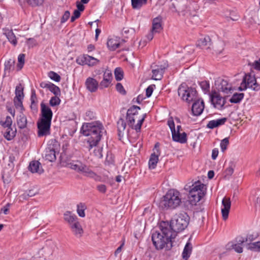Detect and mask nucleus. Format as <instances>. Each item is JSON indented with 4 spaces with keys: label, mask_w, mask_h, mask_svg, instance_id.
Listing matches in <instances>:
<instances>
[{
    "label": "nucleus",
    "mask_w": 260,
    "mask_h": 260,
    "mask_svg": "<svg viewBox=\"0 0 260 260\" xmlns=\"http://www.w3.org/2000/svg\"><path fill=\"white\" fill-rule=\"evenodd\" d=\"M160 232L155 231L151 236L153 245L157 250L162 249L166 247L167 250H170L173 246L172 240L176 237L175 233H171L169 226V222L161 221L159 224Z\"/></svg>",
    "instance_id": "f257e3e1"
},
{
    "label": "nucleus",
    "mask_w": 260,
    "mask_h": 260,
    "mask_svg": "<svg viewBox=\"0 0 260 260\" xmlns=\"http://www.w3.org/2000/svg\"><path fill=\"white\" fill-rule=\"evenodd\" d=\"M104 126L99 121L83 123L80 131L83 135L90 136L87 141L89 150L93 147L96 146L100 142Z\"/></svg>",
    "instance_id": "f03ea898"
},
{
    "label": "nucleus",
    "mask_w": 260,
    "mask_h": 260,
    "mask_svg": "<svg viewBox=\"0 0 260 260\" xmlns=\"http://www.w3.org/2000/svg\"><path fill=\"white\" fill-rule=\"evenodd\" d=\"M53 116L51 108L42 102L41 104V114L37 122L39 137L47 136L50 134V126Z\"/></svg>",
    "instance_id": "7ed1b4c3"
},
{
    "label": "nucleus",
    "mask_w": 260,
    "mask_h": 260,
    "mask_svg": "<svg viewBox=\"0 0 260 260\" xmlns=\"http://www.w3.org/2000/svg\"><path fill=\"white\" fill-rule=\"evenodd\" d=\"M190 217L184 212L176 213L172 218L168 228L171 231V233H175L176 235L178 233L184 231L188 226Z\"/></svg>",
    "instance_id": "20e7f679"
},
{
    "label": "nucleus",
    "mask_w": 260,
    "mask_h": 260,
    "mask_svg": "<svg viewBox=\"0 0 260 260\" xmlns=\"http://www.w3.org/2000/svg\"><path fill=\"white\" fill-rule=\"evenodd\" d=\"M180 203L179 192L172 189L169 190L161 199L159 203V207L163 210L174 209L177 207Z\"/></svg>",
    "instance_id": "39448f33"
},
{
    "label": "nucleus",
    "mask_w": 260,
    "mask_h": 260,
    "mask_svg": "<svg viewBox=\"0 0 260 260\" xmlns=\"http://www.w3.org/2000/svg\"><path fill=\"white\" fill-rule=\"evenodd\" d=\"M140 109L141 108L140 107L133 105L127 110L126 113V120L127 121L128 126L132 128L135 129L137 133L140 132L142 125L146 117V114H144L142 117L138 120L137 124L136 125L134 124V116L138 115V110Z\"/></svg>",
    "instance_id": "423d86ee"
},
{
    "label": "nucleus",
    "mask_w": 260,
    "mask_h": 260,
    "mask_svg": "<svg viewBox=\"0 0 260 260\" xmlns=\"http://www.w3.org/2000/svg\"><path fill=\"white\" fill-rule=\"evenodd\" d=\"M178 95L183 101L190 103L197 99V91L194 88L188 87L185 83H182L178 89Z\"/></svg>",
    "instance_id": "0eeeda50"
},
{
    "label": "nucleus",
    "mask_w": 260,
    "mask_h": 260,
    "mask_svg": "<svg viewBox=\"0 0 260 260\" xmlns=\"http://www.w3.org/2000/svg\"><path fill=\"white\" fill-rule=\"evenodd\" d=\"M167 124L171 129L172 140L174 141L181 144H184L187 142V136L186 133L184 132L181 133L176 131L175 123L172 117L168 119Z\"/></svg>",
    "instance_id": "6e6552de"
},
{
    "label": "nucleus",
    "mask_w": 260,
    "mask_h": 260,
    "mask_svg": "<svg viewBox=\"0 0 260 260\" xmlns=\"http://www.w3.org/2000/svg\"><path fill=\"white\" fill-rule=\"evenodd\" d=\"M59 147V144L56 141H52L51 143L48 144L47 147L45 149V159L50 162L54 161L56 159V153L58 151Z\"/></svg>",
    "instance_id": "1a4fd4ad"
},
{
    "label": "nucleus",
    "mask_w": 260,
    "mask_h": 260,
    "mask_svg": "<svg viewBox=\"0 0 260 260\" xmlns=\"http://www.w3.org/2000/svg\"><path fill=\"white\" fill-rule=\"evenodd\" d=\"M210 100L215 108L222 109L226 103L225 97L222 98L216 90H212L209 93Z\"/></svg>",
    "instance_id": "9d476101"
},
{
    "label": "nucleus",
    "mask_w": 260,
    "mask_h": 260,
    "mask_svg": "<svg viewBox=\"0 0 260 260\" xmlns=\"http://www.w3.org/2000/svg\"><path fill=\"white\" fill-rule=\"evenodd\" d=\"M24 87L22 84L19 83L16 86L15 91V96L14 98V104L15 107L23 110L24 107L22 104V100L24 97Z\"/></svg>",
    "instance_id": "9b49d317"
},
{
    "label": "nucleus",
    "mask_w": 260,
    "mask_h": 260,
    "mask_svg": "<svg viewBox=\"0 0 260 260\" xmlns=\"http://www.w3.org/2000/svg\"><path fill=\"white\" fill-rule=\"evenodd\" d=\"M100 60L88 54H83L78 56L76 58V62L81 66L87 65L92 67L97 65Z\"/></svg>",
    "instance_id": "f8f14e48"
},
{
    "label": "nucleus",
    "mask_w": 260,
    "mask_h": 260,
    "mask_svg": "<svg viewBox=\"0 0 260 260\" xmlns=\"http://www.w3.org/2000/svg\"><path fill=\"white\" fill-rule=\"evenodd\" d=\"M168 67V64L157 65L153 64L151 66L152 73V79L155 80H160L163 77L165 70Z\"/></svg>",
    "instance_id": "ddd939ff"
},
{
    "label": "nucleus",
    "mask_w": 260,
    "mask_h": 260,
    "mask_svg": "<svg viewBox=\"0 0 260 260\" xmlns=\"http://www.w3.org/2000/svg\"><path fill=\"white\" fill-rule=\"evenodd\" d=\"M189 190L188 194L205 195L204 190V184L201 183V182L198 181L192 184Z\"/></svg>",
    "instance_id": "4468645a"
},
{
    "label": "nucleus",
    "mask_w": 260,
    "mask_h": 260,
    "mask_svg": "<svg viewBox=\"0 0 260 260\" xmlns=\"http://www.w3.org/2000/svg\"><path fill=\"white\" fill-rule=\"evenodd\" d=\"M192 106V113L193 115H201L204 109V103L203 100L196 99Z\"/></svg>",
    "instance_id": "2eb2a0df"
},
{
    "label": "nucleus",
    "mask_w": 260,
    "mask_h": 260,
    "mask_svg": "<svg viewBox=\"0 0 260 260\" xmlns=\"http://www.w3.org/2000/svg\"><path fill=\"white\" fill-rule=\"evenodd\" d=\"M222 205L223 206V208L221 209L222 218L224 220H226L228 218L231 206L230 199L224 197L222 201Z\"/></svg>",
    "instance_id": "dca6fc26"
},
{
    "label": "nucleus",
    "mask_w": 260,
    "mask_h": 260,
    "mask_svg": "<svg viewBox=\"0 0 260 260\" xmlns=\"http://www.w3.org/2000/svg\"><path fill=\"white\" fill-rule=\"evenodd\" d=\"M112 79V73L109 71H106L103 75V80L100 83V88L103 89L108 87L111 84Z\"/></svg>",
    "instance_id": "f3484780"
},
{
    "label": "nucleus",
    "mask_w": 260,
    "mask_h": 260,
    "mask_svg": "<svg viewBox=\"0 0 260 260\" xmlns=\"http://www.w3.org/2000/svg\"><path fill=\"white\" fill-rule=\"evenodd\" d=\"M246 78L245 84L248 87L252 88L254 90H258L260 88L259 85L257 83L254 77L250 74H246L243 78Z\"/></svg>",
    "instance_id": "a211bd4d"
},
{
    "label": "nucleus",
    "mask_w": 260,
    "mask_h": 260,
    "mask_svg": "<svg viewBox=\"0 0 260 260\" xmlns=\"http://www.w3.org/2000/svg\"><path fill=\"white\" fill-rule=\"evenodd\" d=\"M218 89L225 94L232 93L234 90L232 85L224 79H222L218 84Z\"/></svg>",
    "instance_id": "6ab92c4d"
},
{
    "label": "nucleus",
    "mask_w": 260,
    "mask_h": 260,
    "mask_svg": "<svg viewBox=\"0 0 260 260\" xmlns=\"http://www.w3.org/2000/svg\"><path fill=\"white\" fill-rule=\"evenodd\" d=\"M187 0H176V2L172 4L175 11L179 12H184L187 8Z\"/></svg>",
    "instance_id": "aec40b11"
},
{
    "label": "nucleus",
    "mask_w": 260,
    "mask_h": 260,
    "mask_svg": "<svg viewBox=\"0 0 260 260\" xmlns=\"http://www.w3.org/2000/svg\"><path fill=\"white\" fill-rule=\"evenodd\" d=\"M85 85L89 91L93 92L98 89L99 83L95 79L89 77L86 80Z\"/></svg>",
    "instance_id": "412c9836"
},
{
    "label": "nucleus",
    "mask_w": 260,
    "mask_h": 260,
    "mask_svg": "<svg viewBox=\"0 0 260 260\" xmlns=\"http://www.w3.org/2000/svg\"><path fill=\"white\" fill-rule=\"evenodd\" d=\"M72 232L77 238H80L83 233V230L79 221L75 222L70 226Z\"/></svg>",
    "instance_id": "4be33fe9"
},
{
    "label": "nucleus",
    "mask_w": 260,
    "mask_h": 260,
    "mask_svg": "<svg viewBox=\"0 0 260 260\" xmlns=\"http://www.w3.org/2000/svg\"><path fill=\"white\" fill-rule=\"evenodd\" d=\"M28 169L32 173L42 174L44 172L41 164L38 160L31 161L29 164Z\"/></svg>",
    "instance_id": "5701e85b"
},
{
    "label": "nucleus",
    "mask_w": 260,
    "mask_h": 260,
    "mask_svg": "<svg viewBox=\"0 0 260 260\" xmlns=\"http://www.w3.org/2000/svg\"><path fill=\"white\" fill-rule=\"evenodd\" d=\"M162 18L160 16L153 19L151 30L155 32H159L162 29Z\"/></svg>",
    "instance_id": "b1692460"
},
{
    "label": "nucleus",
    "mask_w": 260,
    "mask_h": 260,
    "mask_svg": "<svg viewBox=\"0 0 260 260\" xmlns=\"http://www.w3.org/2000/svg\"><path fill=\"white\" fill-rule=\"evenodd\" d=\"M227 118L225 117L217 120H211L209 121L207 125V127L210 129H213L215 127L224 124Z\"/></svg>",
    "instance_id": "393cba45"
},
{
    "label": "nucleus",
    "mask_w": 260,
    "mask_h": 260,
    "mask_svg": "<svg viewBox=\"0 0 260 260\" xmlns=\"http://www.w3.org/2000/svg\"><path fill=\"white\" fill-rule=\"evenodd\" d=\"M68 165L71 169L74 170L79 173H82L86 166L85 165L78 160L71 162Z\"/></svg>",
    "instance_id": "a878e982"
},
{
    "label": "nucleus",
    "mask_w": 260,
    "mask_h": 260,
    "mask_svg": "<svg viewBox=\"0 0 260 260\" xmlns=\"http://www.w3.org/2000/svg\"><path fill=\"white\" fill-rule=\"evenodd\" d=\"M197 45L202 48L207 46V49H210L211 47L212 46L211 39L209 36H206L204 38L200 39L198 41Z\"/></svg>",
    "instance_id": "bb28decb"
},
{
    "label": "nucleus",
    "mask_w": 260,
    "mask_h": 260,
    "mask_svg": "<svg viewBox=\"0 0 260 260\" xmlns=\"http://www.w3.org/2000/svg\"><path fill=\"white\" fill-rule=\"evenodd\" d=\"M2 133L4 134V137L8 141H11L15 137L16 134V128L11 127L2 131Z\"/></svg>",
    "instance_id": "cd10ccee"
},
{
    "label": "nucleus",
    "mask_w": 260,
    "mask_h": 260,
    "mask_svg": "<svg viewBox=\"0 0 260 260\" xmlns=\"http://www.w3.org/2000/svg\"><path fill=\"white\" fill-rule=\"evenodd\" d=\"M192 249V246L191 244V243L188 241L184 248L183 251V252L182 253V258L184 260H187L188 258L190 257V255L191 253Z\"/></svg>",
    "instance_id": "c85d7f7f"
},
{
    "label": "nucleus",
    "mask_w": 260,
    "mask_h": 260,
    "mask_svg": "<svg viewBox=\"0 0 260 260\" xmlns=\"http://www.w3.org/2000/svg\"><path fill=\"white\" fill-rule=\"evenodd\" d=\"M27 123L26 117L23 113H21L17 118V124L18 127L20 129L25 128L27 125Z\"/></svg>",
    "instance_id": "c756f323"
},
{
    "label": "nucleus",
    "mask_w": 260,
    "mask_h": 260,
    "mask_svg": "<svg viewBox=\"0 0 260 260\" xmlns=\"http://www.w3.org/2000/svg\"><path fill=\"white\" fill-rule=\"evenodd\" d=\"M64 219L69 224L70 226L75 222L77 221L78 218L76 215L72 214L70 211H66L64 213Z\"/></svg>",
    "instance_id": "7c9ffc66"
},
{
    "label": "nucleus",
    "mask_w": 260,
    "mask_h": 260,
    "mask_svg": "<svg viewBox=\"0 0 260 260\" xmlns=\"http://www.w3.org/2000/svg\"><path fill=\"white\" fill-rule=\"evenodd\" d=\"M15 60L13 59L10 58L9 60L5 61L4 66V75L5 76L7 73H9L11 71L14 69Z\"/></svg>",
    "instance_id": "2f4dec72"
},
{
    "label": "nucleus",
    "mask_w": 260,
    "mask_h": 260,
    "mask_svg": "<svg viewBox=\"0 0 260 260\" xmlns=\"http://www.w3.org/2000/svg\"><path fill=\"white\" fill-rule=\"evenodd\" d=\"M118 136L119 137L123 136L122 133L124 131L126 127V122L124 119L120 118L117 122Z\"/></svg>",
    "instance_id": "473e14b6"
},
{
    "label": "nucleus",
    "mask_w": 260,
    "mask_h": 260,
    "mask_svg": "<svg viewBox=\"0 0 260 260\" xmlns=\"http://www.w3.org/2000/svg\"><path fill=\"white\" fill-rule=\"evenodd\" d=\"M107 47L111 51H114L120 46V43L115 39H108L107 43Z\"/></svg>",
    "instance_id": "72a5a7b5"
},
{
    "label": "nucleus",
    "mask_w": 260,
    "mask_h": 260,
    "mask_svg": "<svg viewBox=\"0 0 260 260\" xmlns=\"http://www.w3.org/2000/svg\"><path fill=\"white\" fill-rule=\"evenodd\" d=\"M205 195L188 194V201L191 205H196Z\"/></svg>",
    "instance_id": "f704fd0d"
},
{
    "label": "nucleus",
    "mask_w": 260,
    "mask_h": 260,
    "mask_svg": "<svg viewBox=\"0 0 260 260\" xmlns=\"http://www.w3.org/2000/svg\"><path fill=\"white\" fill-rule=\"evenodd\" d=\"M244 94L243 93H235L233 94L229 101L231 103H239L244 98Z\"/></svg>",
    "instance_id": "c9c22d12"
},
{
    "label": "nucleus",
    "mask_w": 260,
    "mask_h": 260,
    "mask_svg": "<svg viewBox=\"0 0 260 260\" xmlns=\"http://www.w3.org/2000/svg\"><path fill=\"white\" fill-rule=\"evenodd\" d=\"M132 6L134 9H140L143 5L147 3V0H131Z\"/></svg>",
    "instance_id": "e433bc0d"
},
{
    "label": "nucleus",
    "mask_w": 260,
    "mask_h": 260,
    "mask_svg": "<svg viewBox=\"0 0 260 260\" xmlns=\"http://www.w3.org/2000/svg\"><path fill=\"white\" fill-rule=\"evenodd\" d=\"M158 156L155 153H152L149 160V167L150 169H154L156 168L158 162Z\"/></svg>",
    "instance_id": "4c0bfd02"
},
{
    "label": "nucleus",
    "mask_w": 260,
    "mask_h": 260,
    "mask_svg": "<svg viewBox=\"0 0 260 260\" xmlns=\"http://www.w3.org/2000/svg\"><path fill=\"white\" fill-rule=\"evenodd\" d=\"M0 124L4 129L3 131L7 128H11L12 124V120L11 117L9 116H7L4 121L2 120H1Z\"/></svg>",
    "instance_id": "58836bf2"
},
{
    "label": "nucleus",
    "mask_w": 260,
    "mask_h": 260,
    "mask_svg": "<svg viewBox=\"0 0 260 260\" xmlns=\"http://www.w3.org/2000/svg\"><path fill=\"white\" fill-rule=\"evenodd\" d=\"M5 34L9 41L14 46H16L17 44V41L12 30H8Z\"/></svg>",
    "instance_id": "ea45409f"
},
{
    "label": "nucleus",
    "mask_w": 260,
    "mask_h": 260,
    "mask_svg": "<svg viewBox=\"0 0 260 260\" xmlns=\"http://www.w3.org/2000/svg\"><path fill=\"white\" fill-rule=\"evenodd\" d=\"M246 248L253 251L260 252V241L247 243Z\"/></svg>",
    "instance_id": "a19ab883"
},
{
    "label": "nucleus",
    "mask_w": 260,
    "mask_h": 260,
    "mask_svg": "<svg viewBox=\"0 0 260 260\" xmlns=\"http://www.w3.org/2000/svg\"><path fill=\"white\" fill-rule=\"evenodd\" d=\"M48 89L56 96H60L61 95L60 88L53 83H50Z\"/></svg>",
    "instance_id": "79ce46f5"
},
{
    "label": "nucleus",
    "mask_w": 260,
    "mask_h": 260,
    "mask_svg": "<svg viewBox=\"0 0 260 260\" xmlns=\"http://www.w3.org/2000/svg\"><path fill=\"white\" fill-rule=\"evenodd\" d=\"M114 74L116 81H120L123 78V72L120 68H116L115 69Z\"/></svg>",
    "instance_id": "37998d69"
},
{
    "label": "nucleus",
    "mask_w": 260,
    "mask_h": 260,
    "mask_svg": "<svg viewBox=\"0 0 260 260\" xmlns=\"http://www.w3.org/2000/svg\"><path fill=\"white\" fill-rule=\"evenodd\" d=\"M29 6L32 7L41 6L44 3V0H25Z\"/></svg>",
    "instance_id": "c03bdc74"
},
{
    "label": "nucleus",
    "mask_w": 260,
    "mask_h": 260,
    "mask_svg": "<svg viewBox=\"0 0 260 260\" xmlns=\"http://www.w3.org/2000/svg\"><path fill=\"white\" fill-rule=\"evenodd\" d=\"M86 207L84 204L80 203L77 205V213L79 216L81 217H84L85 216L84 210L86 209Z\"/></svg>",
    "instance_id": "a18cd8bd"
},
{
    "label": "nucleus",
    "mask_w": 260,
    "mask_h": 260,
    "mask_svg": "<svg viewBox=\"0 0 260 260\" xmlns=\"http://www.w3.org/2000/svg\"><path fill=\"white\" fill-rule=\"evenodd\" d=\"M228 245H229L231 248L234 249L237 253H241L243 252V247L240 245L232 242L229 243Z\"/></svg>",
    "instance_id": "49530a36"
},
{
    "label": "nucleus",
    "mask_w": 260,
    "mask_h": 260,
    "mask_svg": "<svg viewBox=\"0 0 260 260\" xmlns=\"http://www.w3.org/2000/svg\"><path fill=\"white\" fill-rule=\"evenodd\" d=\"M59 96L55 95L51 98L49 101V104L51 106L54 107L60 104L61 100L59 98Z\"/></svg>",
    "instance_id": "de8ad7c7"
},
{
    "label": "nucleus",
    "mask_w": 260,
    "mask_h": 260,
    "mask_svg": "<svg viewBox=\"0 0 260 260\" xmlns=\"http://www.w3.org/2000/svg\"><path fill=\"white\" fill-rule=\"evenodd\" d=\"M49 77L52 80L56 82H59L60 81V76L56 73L53 71H50L48 74Z\"/></svg>",
    "instance_id": "09e8293b"
},
{
    "label": "nucleus",
    "mask_w": 260,
    "mask_h": 260,
    "mask_svg": "<svg viewBox=\"0 0 260 260\" xmlns=\"http://www.w3.org/2000/svg\"><path fill=\"white\" fill-rule=\"evenodd\" d=\"M199 84L205 93H207L209 91L210 84L209 81H203L200 82Z\"/></svg>",
    "instance_id": "8fccbe9b"
},
{
    "label": "nucleus",
    "mask_w": 260,
    "mask_h": 260,
    "mask_svg": "<svg viewBox=\"0 0 260 260\" xmlns=\"http://www.w3.org/2000/svg\"><path fill=\"white\" fill-rule=\"evenodd\" d=\"M82 173H84L85 176L89 177L91 178H93L94 176H95V174L94 172L89 169V168L86 165L84 168V171H83Z\"/></svg>",
    "instance_id": "3c124183"
},
{
    "label": "nucleus",
    "mask_w": 260,
    "mask_h": 260,
    "mask_svg": "<svg viewBox=\"0 0 260 260\" xmlns=\"http://www.w3.org/2000/svg\"><path fill=\"white\" fill-rule=\"evenodd\" d=\"M82 173H84L85 176L89 177L91 178H93L94 176H95V174L94 172L89 169V168L86 165L84 168V171H83Z\"/></svg>",
    "instance_id": "603ef678"
},
{
    "label": "nucleus",
    "mask_w": 260,
    "mask_h": 260,
    "mask_svg": "<svg viewBox=\"0 0 260 260\" xmlns=\"http://www.w3.org/2000/svg\"><path fill=\"white\" fill-rule=\"evenodd\" d=\"M18 63L17 64V67L19 68V70H21L25 62V54H20L18 56Z\"/></svg>",
    "instance_id": "864d4df0"
},
{
    "label": "nucleus",
    "mask_w": 260,
    "mask_h": 260,
    "mask_svg": "<svg viewBox=\"0 0 260 260\" xmlns=\"http://www.w3.org/2000/svg\"><path fill=\"white\" fill-rule=\"evenodd\" d=\"M95 113L91 111V110H88L85 114L84 119L86 120H90L94 119H95Z\"/></svg>",
    "instance_id": "5fc2aeb1"
},
{
    "label": "nucleus",
    "mask_w": 260,
    "mask_h": 260,
    "mask_svg": "<svg viewBox=\"0 0 260 260\" xmlns=\"http://www.w3.org/2000/svg\"><path fill=\"white\" fill-rule=\"evenodd\" d=\"M229 144V138H225L221 140L220 142V147L221 151L224 152L227 148L228 145Z\"/></svg>",
    "instance_id": "6e6d98bb"
},
{
    "label": "nucleus",
    "mask_w": 260,
    "mask_h": 260,
    "mask_svg": "<svg viewBox=\"0 0 260 260\" xmlns=\"http://www.w3.org/2000/svg\"><path fill=\"white\" fill-rule=\"evenodd\" d=\"M116 89L118 92L122 95H125L126 92L124 89L123 86L120 83H117L116 85Z\"/></svg>",
    "instance_id": "4d7b16f0"
},
{
    "label": "nucleus",
    "mask_w": 260,
    "mask_h": 260,
    "mask_svg": "<svg viewBox=\"0 0 260 260\" xmlns=\"http://www.w3.org/2000/svg\"><path fill=\"white\" fill-rule=\"evenodd\" d=\"M103 147H98L94 150V155L99 158L103 157L102 154Z\"/></svg>",
    "instance_id": "13d9d810"
},
{
    "label": "nucleus",
    "mask_w": 260,
    "mask_h": 260,
    "mask_svg": "<svg viewBox=\"0 0 260 260\" xmlns=\"http://www.w3.org/2000/svg\"><path fill=\"white\" fill-rule=\"evenodd\" d=\"M154 87H155V85L152 84L149 85L146 89V96L147 98H149L152 95L153 91L154 90Z\"/></svg>",
    "instance_id": "bf43d9fd"
},
{
    "label": "nucleus",
    "mask_w": 260,
    "mask_h": 260,
    "mask_svg": "<svg viewBox=\"0 0 260 260\" xmlns=\"http://www.w3.org/2000/svg\"><path fill=\"white\" fill-rule=\"evenodd\" d=\"M26 43L29 48H32L37 45V41L34 38L27 39Z\"/></svg>",
    "instance_id": "052dcab7"
},
{
    "label": "nucleus",
    "mask_w": 260,
    "mask_h": 260,
    "mask_svg": "<svg viewBox=\"0 0 260 260\" xmlns=\"http://www.w3.org/2000/svg\"><path fill=\"white\" fill-rule=\"evenodd\" d=\"M244 242H246L245 241V238H243L242 236H238L235 239V243L236 244H237L238 245H240L241 246H242Z\"/></svg>",
    "instance_id": "680f3d73"
},
{
    "label": "nucleus",
    "mask_w": 260,
    "mask_h": 260,
    "mask_svg": "<svg viewBox=\"0 0 260 260\" xmlns=\"http://www.w3.org/2000/svg\"><path fill=\"white\" fill-rule=\"evenodd\" d=\"M70 13L69 11H66L61 18V23L65 22L70 17Z\"/></svg>",
    "instance_id": "e2e57ef3"
},
{
    "label": "nucleus",
    "mask_w": 260,
    "mask_h": 260,
    "mask_svg": "<svg viewBox=\"0 0 260 260\" xmlns=\"http://www.w3.org/2000/svg\"><path fill=\"white\" fill-rule=\"evenodd\" d=\"M34 196V194H27V192H24V193L21 194L19 198L20 199V201H23V200H28L29 197H31Z\"/></svg>",
    "instance_id": "0e129e2a"
},
{
    "label": "nucleus",
    "mask_w": 260,
    "mask_h": 260,
    "mask_svg": "<svg viewBox=\"0 0 260 260\" xmlns=\"http://www.w3.org/2000/svg\"><path fill=\"white\" fill-rule=\"evenodd\" d=\"M30 101L32 103H35V102H38L37 95L34 89L31 90Z\"/></svg>",
    "instance_id": "69168bd1"
},
{
    "label": "nucleus",
    "mask_w": 260,
    "mask_h": 260,
    "mask_svg": "<svg viewBox=\"0 0 260 260\" xmlns=\"http://www.w3.org/2000/svg\"><path fill=\"white\" fill-rule=\"evenodd\" d=\"M106 162H107L108 165H110L113 162V159L112 158V155L111 152H107Z\"/></svg>",
    "instance_id": "338daca9"
},
{
    "label": "nucleus",
    "mask_w": 260,
    "mask_h": 260,
    "mask_svg": "<svg viewBox=\"0 0 260 260\" xmlns=\"http://www.w3.org/2000/svg\"><path fill=\"white\" fill-rule=\"evenodd\" d=\"M97 189L101 192L105 193L107 190L106 186L104 184H100L97 186Z\"/></svg>",
    "instance_id": "774afa93"
}]
</instances>
